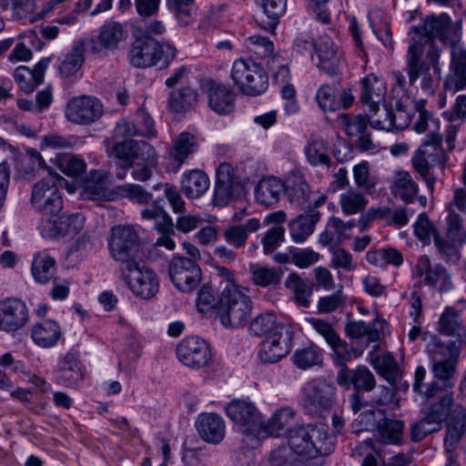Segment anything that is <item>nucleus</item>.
<instances>
[{
	"mask_svg": "<svg viewBox=\"0 0 466 466\" xmlns=\"http://www.w3.org/2000/svg\"><path fill=\"white\" fill-rule=\"evenodd\" d=\"M230 78L243 95L258 96L268 87V76L263 66L253 59H236L230 71Z\"/></svg>",
	"mask_w": 466,
	"mask_h": 466,
	"instance_id": "5",
	"label": "nucleus"
},
{
	"mask_svg": "<svg viewBox=\"0 0 466 466\" xmlns=\"http://www.w3.org/2000/svg\"><path fill=\"white\" fill-rule=\"evenodd\" d=\"M445 231L448 238L462 245L466 242V226L463 218L455 209L450 208L445 218Z\"/></svg>",
	"mask_w": 466,
	"mask_h": 466,
	"instance_id": "49",
	"label": "nucleus"
},
{
	"mask_svg": "<svg viewBox=\"0 0 466 466\" xmlns=\"http://www.w3.org/2000/svg\"><path fill=\"white\" fill-rule=\"evenodd\" d=\"M59 380L67 387H75L84 379L83 365L73 352H67L59 361Z\"/></svg>",
	"mask_w": 466,
	"mask_h": 466,
	"instance_id": "39",
	"label": "nucleus"
},
{
	"mask_svg": "<svg viewBox=\"0 0 466 466\" xmlns=\"http://www.w3.org/2000/svg\"><path fill=\"white\" fill-rule=\"evenodd\" d=\"M261 224L259 219L251 218L241 224H232L224 228L222 237L233 248L239 249L246 246L251 233L258 231Z\"/></svg>",
	"mask_w": 466,
	"mask_h": 466,
	"instance_id": "26",
	"label": "nucleus"
},
{
	"mask_svg": "<svg viewBox=\"0 0 466 466\" xmlns=\"http://www.w3.org/2000/svg\"><path fill=\"white\" fill-rule=\"evenodd\" d=\"M466 431V410L462 405L453 408L451 416L447 424L445 446L447 450H452L460 442Z\"/></svg>",
	"mask_w": 466,
	"mask_h": 466,
	"instance_id": "37",
	"label": "nucleus"
},
{
	"mask_svg": "<svg viewBox=\"0 0 466 466\" xmlns=\"http://www.w3.org/2000/svg\"><path fill=\"white\" fill-rule=\"evenodd\" d=\"M318 56L317 66L329 76L337 75L341 67V54L328 35L319 36L314 44Z\"/></svg>",
	"mask_w": 466,
	"mask_h": 466,
	"instance_id": "19",
	"label": "nucleus"
},
{
	"mask_svg": "<svg viewBox=\"0 0 466 466\" xmlns=\"http://www.w3.org/2000/svg\"><path fill=\"white\" fill-rule=\"evenodd\" d=\"M107 248L110 257L119 263V270L128 268L137 261V257L140 251L137 230L130 225L114 226L107 238Z\"/></svg>",
	"mask_w": 466,
	"mask_h": 466,
	"instance_id": "7",
	"label": "nucleus"
},
{
	"mask_svg": "<svg viewBox=\"0 0 466 466\" xmlns=\"http://www.w3.org/2000/svg\"><path fill=\"white\" fill-rule=\"evenodd\" d=\"M209 187V178L199 169L185 172L181 177V188L189 198H198Z\"/></svg>",
	"mask_w": 466,
	"mask_h": 466,
	"instance_id": "38",
	"label": "nucleus"
},
{
	"mask_svg": "<svg viewBox=\"0 0 466 466\" xmlns=\"http://www.w3.org/2000/svg\"><path fill=\"white\" fill-rule=\"evenodd\" d=\"M413 274L422 278L425 285L435 286L438 282L446 283L451 277L448 270L441 264L431 265L426 255L420 256L413 268Z\"/></svg>",
	"mask_w": 466,
	"mask_h": 466,
	"instance_id": "31",
	"label": "nucleus"
},
{
	"mask_svg": "<svg viewBox=\"0 0 466 466\" xmlns=\"http://www.w3.org/2000/svg\"><path fill=\"white\" fill-rule=\"evenodd\" d=\"M289 200L294 207H303L309 198V187L302 177H295L286 185Z\"/></svg>",
	"mask_w": 466,
	"mask_h": 466,
	"instance_id": "50",
	"label": "nucleus"
},
{
	"mask_svg": "<svg viewBox=\"0 0 466 466\" xmlns=\"http://www.w3.org/2000/svg\"><path fill=\"white\" fill-rule=\"evenodd\" d=\"M51 59V56L43 57L35 65L33 69L25 66H20L15 70L14 77L25 93H32L37 86L43 83L46 70Z\"/></svg>",
	"mask_w": 466,
	"mask_h": 466,
	"instance_id": "24",
	"label": "nucleus"
},
{
	"mask_svg": "<svg viewBox=\"0 0 466 466\" xmlns=\"http://www.w3.org/2000/svg\"><path fill=\"white\" fill-rule=\"evenodd\" d=\"M120 272L127 287L137 298L150 299L159 290V280L157 274L138 261L133 263L128 268L120 269Z\"/></svg>",
	"mask_w": 466,
	"mask_h": 466,
	"instance_id": "10",
	"label": "nucleus"
},
{
	"mask_svg": "<svg viewBox=\"0 0 466 466\" xmlns=\"http://www.w3.org/2000/svg\"><path fill=\"white\" fill-rule=\"evenodd\" d=\"M448 238H444L440 232H435L433 244L439 255L447 263L457 264L461 259V251L456 245Z\"/></svg>",
	"mask_w": 466,
	"mask_h": 466,
	"instance_id": "52",
	"label": "nucleus"
},
{
	"mask_svg": "<svg viewBox=\"0 0 466 466\" xmlns=\"http://www.w3.org/2000/svg\"><path fill=\"white\" fill-rule=\"evenodd\" d=\"M245 47L258 58L268 59L273 56L274 44L266 36L250 35L244 39Z\"/></svg>",
	"mask_w": 466,
	"mask_h": 466,
	"instance_id": "55",
	"label": "nucleus"
},
{
	"mask_svg": "<svg viewBox=\"0 0 466 466\" xmlns=\"http://www.w3.org/2000/svg\"><path fill=\"white\" fill-rule=\"evenodd\" d=\"M305 154L309 163L312 166L330 164L326 143L321 139L310 140L305 147Z\"/></svg>",
	"mask_w": 466,
	"mask_h": 466,
	"instance_id": "54",
	"label": "nucleus"
},
{
	"mask_svg": "<svg viewBox=\"0 0 466 466\" xmlns=\"http://www.w3.org/2000/svg\"><path fill=\"white\" fill-rule=\"evenodd\" d=\"M85 46L84 40H77L68 53L57 59L55 66L61 77L72 76L81 68L85 61Z\"/></svg>",
	"mask_w": 466,
	"mask_h": 466,
	"instance_id": "29",
	"label": "nucleus"
},
{
	"mask_svg": "<svg viewBox=\"0 0 466 466\" xmlns=\"http://www.w3.org/2000/svg\"><path fill=\"white\" fill-rule=\"evenodd\" d=\"M289 445L302 461L314 460L329 454L334 446V439L329 435L324 426H299L289 430Z\"/></svg>",
	"mask_w": 466,
	"mask_h": 466,
	"instance_id": "1",
	"label": "nucleus"
},
{
	"mask_svg": "<svg viewBox=\"0 0 466 466\" xmlns=\"http://www.w3.org/2000/svg\"><path fill=\"white\" fill-rule=\"evenodd\" d=\"M94 242L91 237L84 233L79 237L75 243L69 248L67 257L73 262H79L85 259L93 250Z\"/></svg>",
	"mask_w": 466,
	"mask_h": 466,
	"instance_id": "61",
	"label": "nucleus"
},
{
	"mask_svg": "<svg viewBox=\"0 0 466 466\" xmlns=\"http://www.w3.org/2000/svg\"><path fill=\"white\" fill-rule=\"evenodd\" d=\"M260 5L268 21H261V27L274 32L279 17L286 12L287 0H256Z\"/></svg>",
	"mask_w": 466,
	"mask_h": 466,
	"instance_id": "45",
	"label": "nucleus"
},
{
	"mask_svg": "<svg viewBox=\"0 0 466 466\" xmlns=\"http://www.w3.org/2000/svg\"><path fill=\"white\" fill-rule=\"evenodd\" d=\"M382 118H373L370 116V125L372 128L378 130L392 131L393 129L401 130L409 126L410 119L403 110H398L393 113L385 104L382 105Z\"/></svg>",
	"mask_w": 466,
	"mask_h": 466,
	"instance_id": "34",
	"label": "nucleus"
},
{
	"mask_svg": "<svg viewBox=\"0 0 466 466\" xmlns=\"http://www.w3.org/2000/svg\"><path fill=\"white\" fill-rule=\"evenodd\" d=\"M361 86L360 100L370 114L376 115L380 110V106L384 104L386 85L382 79L370 75L361 80Z\"/></svg>",
	"mask_w": 466,
	"mask_h": 466,
	"instance_id": "25",
	"label": "nucleus"
},
{
	"mask_svg": "<svg viewBox=\"0 0 466 466\" xmlns=\"http://www.w3.org/2000/svg\"><path fill=\"white\" fill-rule=\"evenodd\" d=\"M238 177L234 176L233 167L228 163H222L217 168L213 202L217 206H225L232 198Z\"/></svg>",
	"mask_w": 466,
	"mask_h": 466,
	"instance_id": "21",
	"label": "nucleus"
},
{
	"mask_svg": "<svg viewBox=\"0 0 466 466\" xmlns=\"http://www.w3.org/2000/svg\"><path fill=\"white\" fill-rule=\"evenodd\" d=\"M226 413L240 427L243 434L259 439L262 418L255 405L248 400H234L226 406Z\"/></svg>",
	"mask_w": 466,
	"mask_h": 466,
	"instance_id": "11",
	"label": "nucleus"
},
{
	"mask_svg": "<svg viewBox=\"0 0 466 466\" xmlns=\"http://www.w3.org/2000/svg\"><path fill=\"white\" fill-rule=\"evenodd\" d=\"M337 90L333 86L322 85L317 90L315 98L319 108L324 111H336L338 110L339 104L337 103Z\"/></svg>",
	"mask_w": 466,
	"mask_h": 466,
	"instance_id": "59",
	"label": "nucleus"
},
{
	"mask_svg": "<svg viewBox=\"0 0 466 466\" xmlns=\"http://www.w3.org/2000/svg\"><path fill=\"white\" fill-rule=\"evenodd\" d=\"M339 204L343 214L350 216L362 211L368 199L362 193L350 188L339 196Z\"/></svg>",
	"mask_w": 466,
	"mask_h": 466,
	"instance_id": "51",
	"label": "nucleus"
},
{
	"mask_svg": "<svg viewBox=\"0 0 466 466\" xmlns=\"http://www.w3.org/2000/svg\"><path fill=\"white\" fill-rule=\"evenodd\" d=\"M65 114L67 120L74 124L88 125L100 118L103 105L95 96H79L67 102Z\"/></svg>",
	"mask_w": 466,
	"mask_h": 466,
	"instance_id": "15",
	"label": "nucleus"
},
{
	"mask_svg": "<svg viewBox=\"0 0 466 466\" xmlns=\"http://www.w3.org/2000/svg\"><path fill=\"white\" fill-rule=\"evenodd\" d=\"M278 325L276 315L265 312L251 320L248 331L251 336L266 338Z\"/></svg>",
	"mask_w": 466,
	"mask_h": 466,
	"instance_id": "53",
	"label": "nucleus"
},
{
	"mask_svg": "<svg viewBox=\"0 0 466 466\" xmlns=\"http://www.w3.org/2000/svg\"><path fill=\"white\" fill-rule=\"evenodd\" d=\"M454 405L452 393H446L440 400L431 403L424 414L433 422L434 425H438L441 428V422L451 416Z\"/></svg>",
	"mask_w": 466,
	"mask_h": 466,
	"instance_id": "46",
	"label": "nucleus"
},
{
	"mask_svg": "<svg viewBox=\"0 0 466 466\" xmlns=\"http://www.w3.org/2000/svg\"><path fill=\"white\" fill-rule=\"evenodd\" d=\"M286 185L277 177H262L255 187V198L258 204L265 207H271L277 204L283 193Z\"/></svg>",
	"mask_w": 466,
	"mask_h": 466,
	"instance_id": "27",
	"label": "nucleus"
},
{
	"mask_svg": "<svg viewBox=\"0 0 466 466\" xmlns=\"http://www.w3.org/2000/svg\"><path fill=\"white\" fill-rule=\"evenodd\" d=\"M59 169L69 177H78L86 169L84 160L71 155H62L56 157Z\"/></svg>",
	"mask_w": 466,
	"mask_h": 466,
	"instance_id": "62",
	"label": "nucleus"
},
{
	"mask_svg": "<svg viewBox=\"0 0 466 466\" xmlns=\"http://www.w3.org/2000/svg\"><path fill=\"white\" fill-rule=\"evenodd\" d=\"M349 353V351H343ZM344 358L342 352L334 351V361L341 368L337 374V383L350 389V386L354 390L358 391H371L376 386V379L372 372L366 366H358L355 370H350L341 359Z\"/></svg>",
	"mask_w": 466,
	"mask_h": 466,
	"instance_id": "14",
	"label": "nucleus"
},
{
	"mask_svg": "<svg viewBox=\"0 0 466 466\" xmlns=\"http://www.w3.org/2000/svg\"><path fill=\"white\" fill-rule=\"evenodd\" d=\"M404 421L400 420L384 419L379 423L374 435L375 442L372 449L376 454H381L382 445H401L403 443Z\"/></svg>",
	"mask_w": 466,
	"mask_h": 466,
	"instance_id": "22",
	"label": "nucleus"
},
{
	"mask_svg": "<svg viewBox=\"0 0 466 466\" xmlns=\"http://www.w3.org/2000/svg\"><path fill=\"white\" fill-rule=\"evenodd\" d=\"M28 309L25 301L17 298L0 300V330L16 331L28 321Z\"/></svg>",
	"mask_w": 466,
	"mask_h": 466,
	"instance_id": "16",
	"label": "nucleus"
},
{
	"mask_svg": "<svg viewBox=\"0 0 466 466\" xmlns=\"http://www.w3.org/2000/svg\"><path fill=\"white\" fill-rule=\"evenodd\" d=\"M61 335L62 331L59 325L52 319L35 324L31 332L32 339L41 348L55 347Z\"/></svg>",
	"mask_w": 466,
	"mask_h": 466,
	"instance_id": "36",
	"label": "nucleus"
},
{
	"mask_svg": "<svg viewBox=\"0 0 466 466\" xmlns=\"http://www.w3.org/2000/svg\"><path fill=\"white\" fill-rule=\"evenodd\" d=\"M249 271L251 273L252 281L257 286L268 287L276 285L279 281V274L275 268L251 264L249 266Z\"/></svg>",
	"mask_w": 466,
	"mask_h": 466,
	"instance_id": "56",
	"label": "nucleus"
},
{
	"mask_svg": "<svg viewBox=\"0 0 466 466\" xmlns=\"http://www.w3.org/2000/svg\"><path fill=\"white\" fill-rule=\"evenodd\" d=\"M294 418L295 412L292 409L284 407L278 410L267 423L262 421L261 436H259V439L279 436L285 428L294 421Z\"/></svg>",
	"mask_w": 466,
	"mask_h": 466,
	"instance_id": "41",
	"label": "nucleus"
},
{
	"mask_svg": "<svg viewBox=\"0 0 466 466\" xmlns=\"http://www.w3.org/2000/svg\"><path fill=\"white\" fill-rule=\"evenodd\" d=\"M346 305V296L342 288L336 292L320 297L318 300V311L320 313H330Z\"/></svg>",
	"mask_w": 466,
	"mask_h": 466,
	"instance_id": "63",
	"label": "nucleus"
},
{
	"mask_svg": "<svg viewBox=\"0 0 466 466\" xmlns=\"http://www.w3.org/2000/svg\"><path fill=\"white\" fill-rule=\"evenodd\" d=\"M195 426L200 438L208 443L218 444L225 438V420L217 413L204 412L199 414Z\"/></svg>",
	"mask_w": 466,
	"mask_h": 466,
	"instance_id": "20",
	"label": "nucleus"
},
{
	"mask_svg": "<svg viewBox=\"0 0 466 466\" xmlns=\"http://www.w3.org/2000/svg\"><path fill=\"white\" fill-rule=\"evenodd\" d=\"M252 310V301L239 286L222 288L218 298L217 317L227 329H237L247 322Z\"/></svg>",
	"mask_w": 466,
	"mask_h": 466,
	"instance_id": "3",
	"label": "nucleus"
},
{
	"mask_svg": "<svg viewBox=\"0 0 466 466\" xmlns=\"http://www.w3.org/2000/svg\"><path fill=\"white\" fill-rule=\"evenodd\" d=\"M319 219V213L311 210L309 213L299 215L290 223V236L294 242L302 243L314 230V226Z\"/></svg>",
	"mask_w": 466,
	"mask_h": 466,
	"instance_id": "42",
	"label": "nucleus"
},
{
	"mask_svg": "<svg viewBox=\"0 0 466 466\" xmlns=\"http://www.w3.org/2000/svg\"><path fill=\"white\" fill-rule=\"evenodd\" d=\"M293 334L284 325L279 324L269 335L261 341L265 348L272 350L279 348V350H290L293 347Z\"/></svg>",
	"mask_w": 466,
	"mask_h": 466,
	"instance_id": "48",
	"label": "nucleus"
},
{
	"mask_svg": "<svg viewBox=\"0 0 466 466\" xmlns=\"http://www.w3.org/2000/svg\"><path fill=\"white\" fill-rule=\"evenodd\" d=\"M438 330L448 337L454 338L457 349L466 348V327L460 313L452 307H446L438 321Z\"/></svg>",
	"mask_w": 466,
	"mask_h": 466,
	"instance_id": "23",
	"label": "nucleus"
},
{
	"mask_svg": "<svg viewBox=\"0 0 466 466\" xmlns=\"http://www.w3.org/2000/svg\"><path fill=\"white\" fill-rule=\"evenodd\" d=\"M113 184L112 176L105 170H94L90 173L83 190V197L90 199H105L109 195V188Z\"/></svg>",
	"mask_w": 466,
	"mask_h": 466,
	"instance_id": "33",
	"label": "nucleus"
},
{
	"mask_svg": "<svg viewBox=\"0 0 466 466\" xmlns=\"http://www.w3.org/2000/svg\"><path fill=\"white\" fill-rule=\"evenodd\" d=\"M177 49L168 43H159L152 37L134 41L129 50V62L136 67L146 68L163 61L167 66L176 57Z\"/></svg>",
	"mask_w": 466,
	"mask_h": 466,
	"instance_id": "9",
	"label": "nucleus"
},
{
	"mask_svg": "<svg viewBox=\"0 0 466 466\" xmlns=\"http://www.w3.org/2000/svg\"><path fill=\"white\" fill-rule=\"evenodd\" d=\"M31 272L34 279L40 284L48 283L56 272V259L46 250L37 252L32 260Z\"/></svg>",
	"mask_w": 466,
	"mask_h": 466,
	"instance_id": "40",
	"label": "nucleus"
},
{
	"mask_svg": "<svg viewBox=\"0 0 466 466\" xmlns=\"http://www.w3.org/2000/svg\"><path fill=\"white\" fill-rule=\"evenodd\" d=\"M198 145L196 138L188 132L181 133L174 141L173 147L169 151V160L173 161L167 165V168L177 172L186 158L197 150Z\"/></svg>",
	"mask_w": 466,
	"mask_h": 466,
	"instance_id": "30",
	"label": "nucleus"
},
{
	"mask_svg": "<svg viewBox=\"0 0 466 466\" xmlns=\"http://www.w3.org/2000/svg\"><path fill=\"white\" fill-rule=\"evenodd\" d=\"M440 119L435 117L431 112L421 110L416 117L412 129L418 134H422L428 130L430 131L428 135H431L432 133L440 134Z\"/></svg>",
	"mask_w": 466,
	"mask_h": 466,
	"instance_id": "60",
	"label": "nucleus"
},
{
	"mask_svg": "<svg viewBox=\"0 0 466 466\" xmlns=\"http://www.w3.org/2000/svg\"><path fill=\"white\" fill-rule=\"evenodd\" d=\"M304 391V406L309 413L320 414L329 410L335 402L336 388L325 379L319 378L309 381Z\"/></svg>",
	"mask_w": 466,
	"mask_h": 466,
	"instance_id": "13",
	"label": "nucleus"
},
{
	"mask_svg": "<svg viewBox=\"0 0 466 466\" xmlns=\"http://www.w3.org/2000/svg\"><path fill=\"white\" fill-rule=\"evenodd\" d=\"M443 89L455 94L466 90V52L452 53L449 73L443 81Z\"/></svg>",
	"mask_w": 466,
	"mask_h": 466,
	"instance_id": "28",
	"label": "nucleus"
},
{
	"mask_svg": "<svg viewBox=\"0 0 466 466\" xmlns=\"http://www.w3.org/2000/svg\"><path fill=\"white\" fill-rule=\"evenodd\" d=\"M424 53L420 46L413 44L408 46L407 57H406V71L409 76V84L413 86L419 77L420 80V88L427 94L432 95L434 93V80L430 74L431 67L433 69L434 74L441 75V67L439 66L441 50L432 46L427 49L425 58Z\"/></svg>",
	"mask_w": 466,
	"mask_h": 466,
	"instance_id": "2",
	"label": "nucleus"
},
{
	"mask_svg": "<svg viewBox=\"0 0 466 466\" xmlns=\"http://www.w3.org/2000/svg\"><path fill=\"white\" fill-rule=\"evenodd\" d=\"M418 190V185L410 173L407 171L397 172L392 186V193L395 197L400 198L406 203H410L414 200Z\"/></svg>",
	"mask_w": 466,
	"mask_h": 466,
	"instance_id": "44",
	"label": "nucleus"
},
{
	"mask_svg": "<svg viewBox=\"0 0 466 466\" xmlns=\"http://www.w3.org/2000/svg\"><path fill=\"white\" fill-rule=\"evenodd\" d=\"M445 159V153L441 147V137L440 134L432 133L427 135L415 151L411 158V164L416 172L424 179L428 189L434 190V184L438 180L435 168L442 169Z\"/></svg>",
	"mask_w": 466,
	"mask_h": 466,
	"instance_id": "4",
	"label": "nucleus"
},
{
	"mask_svg": "<svg viewBox=\"0 0 466 466\" xmlns=\"http://www.w3.org/2000/svg\"><path fill=\"white\" fill-rule=\"evenodd\" d=\"M66 180L50 172L47 177L32 187L30 203L35 210L44 215L56 216L63 208V198L59 187Z\"/></svg>",
	"mask_w": 466,
	"mask_h": 466,
	"instance_id": "8",
	"label": "nucleus"
},
{
	"mask_svg": "<svg viewBox=\"0 0 466 466\" xmlns=\"http://www.w3.org/2000/svg\"><path fill=\"white\" fill-rule=\"evenodd\" d=\"M453 25L451 16L446 13L427 15L420 25H413L409 31V46L418 44L422 53L427 52L431 46L437 47L433 42L439 39L447 43L452 35Z\"/></svg>",
	"mask_w": 466,
	"mask_h": 466,
	"instance_id": "6",
	"label": "nucleus"
},
{
	"mask_svg": "<svg viewBox=\"0 0 466 466\" xmlns=\"http://www.w3.org/2000/svg\"><path fill=\"white\" fill-rule=\"evenodd\" d=\"M286 287L293 292L295 302L303 308H309L312 295V287L298 274L291 273L286 279Z\"/></svg>",
	"mask_w": 466,
	"mask_h": 466,
	"instance_id": "47",
	"label": "nucleus"
},
{
	"mask_svg": "<svg viewBox=\"0 0 466 466\" xmlns=\"http://www.w3.org/2000/svg\"><path fill=\"white\" fill-rule=\"evenodd\" d=\"M198 102V93L189 86L170 92L167 106L170 111L180 114L192 109Z\"/></svg>",
	"mask_w": 466,
	"mask_h": 466,
	"instance_id": "43",
	"label": "nucleus"
},
{
	"mask_svg": "<svg viewBox=\"0 0 466 466\" xmlns=\"http://www.w3.org/2000/svg\"><path fill=\"white\" fill-rule=\"evenodd\" d=\"M124 36L125 31L120 23L106 21L99 28L97 37L87 41V48L94 55H98L105 50L113 51L118 48Z\"/></svg>",
	"mask_w": 466,
	"mask_h": 466,
	"instance_id": "18",
	"label": "nucleus"
},
{
	"mask_svg": "<svg viewBox=\"0 0 466 466\" xmlns=\"http://www.w3.org/2000/svg\"><path fill=\"white\" fill-rule=\"evenodd\" d=\"M176 357L184 366L190 369H200L208 364L211 351H176Z\"/></svg>",
	"mask_w": 466,
	"mask_h": 466,
	"instance_id": "58",
	"label": "nucleus"
},
{
	"mask_svg": "<svg viewBox=\"0 0 466 466\" xmlns=\"http://www.w3.org/2000/svg\"><path fill=\"white\" fill-rule=\"evenodd\" d=\"M168 275L179 291L189 293L199 285L202 272L195 260L185 257H174L168 263Z\"/></svg>",
	"mask_w": 466,
	"mask_h": 466,
	"instance_id": "12",
	"label": "nucleus"
},
{
	"mask_svg": "<svg viewBox=\"0 0 466 466\" xmlns=\"http://www.w3.org/2000/svg\"><path fill=\"white\" fill-rule=\"evenodd\" d=\"M337 123L349 137H357L359 147L362 151H370L376 148V145L367 133L370 118L361 114H339Z\"/></svg>",
	"mask_w": 466,
	"mask_h": 466,
	"instance_id": "17",
	"label": "nucleus"
},
{
	"mask_svg": "<svg viewBox=\"0 0 466 466\" xmlns=\"http://www.w3.org/2000/svg\"><path fill=\"white\" fill-rule=\"evenodd\" d=\"M370 362L379 375L383 377L390 385H395L400 375V369L397 361L389 351H371Z\"/></svg>",
	"mask_w": 466,
	"mask_h": 466,
	"instance_id": "32",
	"label": "nucleus"
},
{
	"mask_svg": "<svg viewBox=\"0 0 466 466\" xmlns=\"http://www.w3.org/2000/svg\"><path fill=\"white\" fill-rule=\"evenodd\" d=\"M309 321L315 330L326 339L331 348L336 349L340 346L341 341L339 335L328 321L315 318L309 319Z\"/></svg>",
	"mask_w": 466,
	"mask_h": 466,
	"instance_id": "64",
	"label": "nucleus"
},
{
	"mask_svg": "<svg viewBox=\"0 0 466 466\" xmlns=\"http://www.w3.org/2000/svg\"><path fill=\"white\" fill-rule=\"evenodd\" d=\"M235 93L225 85L212 84L208 89L209 106L218 114H228L234 109Z\"/></svg>",
	"mask_w": 466,
	"mask_h": 466,
	"instance_id": "35",
	"label": "nucleus"
},
{
	"mask_svg": "<svg viewBox=\"0 0 466 466\" xmlns=\"http://www.w3.org/2000/svg\"><path fill=\"white\" fill-rule=\"evenodd\" d=\"M194 2L195 0H167V6L181 25H187L194 16Z\"/></svg>",
	"mask_w": 466,
	"mask_h": 466,
	"instance_id": "57",
	"label": "nucleus"
}]
</instances>
